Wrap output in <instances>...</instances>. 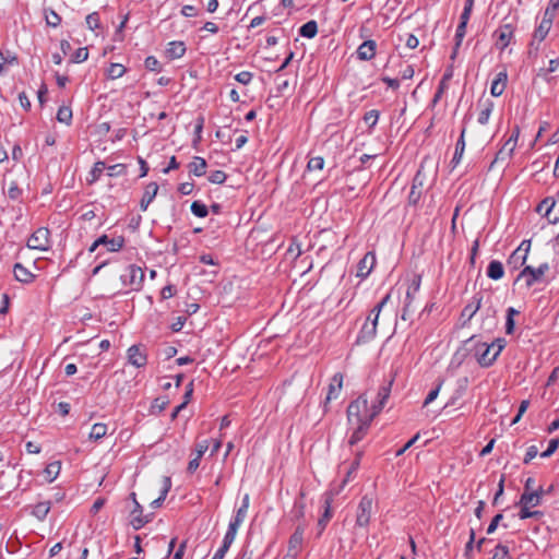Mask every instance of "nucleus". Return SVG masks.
<instances>
[{
	"instance_id": "4be33fe9",
	"label": "nucleus",
	"mask_w": 559,
	"mask_h": 559,
	"mask_svg": "<svg viewBox=\"0 0 559 559\" xmlns=\"http://www.w3.org/2000/svg\"><path fill=\"white\" fill-rule=\"evenodd\" d=\"M519 133H520L519 128H515V130H513L510 139L504 143L503 147L498 152L497 159L498 158L504 159L506 157L511 156V154L516 145V140H518Z\"/></svg>"
},
{
	"instance_id": "774afa93",
	"label": "nucleus",
	"mask_w": 559,
	"mask_h": 559,
	"mask_svg": "<svg viewBox=\"0 0 559 559\" xmlns=\"http://www.w3.org/2000/svg\"><path fill=\"white\" fill-rule=\"evenodd\" d=\"M107 169H108V176L115 177V176L124 175L127 171V166L124 164H116V165L109 166Z\"/></svg>"
},
{
	"instance_id": "052dcab7",
	"label": "nucleus",
	"mask_w": 559,
	"mask_h": 559,
	"mask_svg": "<svg viewBox=\"0 0 559 559\" xmlns=\"http://www.w3.org/2000/svg\"><path fill=\"white\" fill-rule=\"evenodd\" d=\"M207 179L211 183L222 185L226 181L227 175L223 170H214Z\"/></svg>"
},
{
	"instance_id": "0e129e2a",
	"label": "nucleus",
	"mask_w": 559,
	"mask_h": 559,
	"mask_svg": "<svg viewBox=\"0 0 559 559\" xmlns=\"http://www.w3.org/2000/svg\"><path fill=\"white\" fill-rule=\"evenodd\" d=\"M86 24L87 27L91 31H95L99 28L100 22H99V14L97 12H93L86 16Z\"/></svg>"
},
{
	"instance_id": "6ab92c4d",
	"label": "nucleus",
	"mask_w": 559,
	"mask_h": 559,
	"mask_svg": "<svg viewBox=\"0 0 559 559\" xmlns=\"http://www.w3.org/2000/svg\"><path fill=\"white\" fill-rule=\"evenodd\" d=\"M344 376L341 372H336L329 384V390L325 399V404H328L332 400H336L341 393L343 386Z\"/></svg>"
},
{
	"instance_id": "e433bc0d",
	"label": "nucleus",
	"mask_w": 559,
	"mask_h": 559,
	"mask_svg": "<svg viewBox=\"0 0 559 559\" xmlns=\"http://www.w3.org/2000/svg\"><path fill=\"white\" fill-rule=\"evenodd\" d=\"M420 283L421 276L418 274L414 275V277L412 278L411 283L407 286L405 299H409L413 301L415 300V297L420 288Z\"/></svg>"
},
{
	"instance_id": "864d4df0",
	"label": "nucleus",
	"mask_w": 559,
	"mask_h": 559,
	"mask_svg": "<svg viewBox=\"0 0 559 559\" xmlns=\"http://www.w3.org/2000/svg\"><path fill=\"white\" fill-rule=\"evenodd\" d=\"M190 209L192 214L200 218L206 217L209 214V207L201 201L192 202Z\"/></svg>"
},
{
	"instance_id": "412c9836",
	"label": "nucleus",
	"mask_w": 559,
	"mask_h": 559,
	"mask_svg": "<svg viewBox=\"0 0 559 559\" xmlns=\"http://www.w3.org/2000/svg\"><path fill=\"white\" fill-rule=\"evenodd\" d=\"M158 192V185L156 182H150L144 190L143 197L140 202L142 211H146L150 203L155 199Z\"/></svg>"
},
{
	"instance_id": "79ce46f5",
	"label": "nucleus",
	"mask_w": 559,
	"mask_h": 559,
	"mask_svg": "<svg viewBox=\"0 0 559 559\" xmlns=\"http://www.w3.org/2000/svg\"><path fill=\"white\" fill-rule=\"evenodd\" d=\"M238 528H239L238 525L233 524V523L229 522L227 532H226V534L224 536L223 544H222L221 547H225L226 550L228 551L230 545L234 543V540L236 538V534H237Z\"/></svg>"
},
{
	"instance_id": "49530a36",
	"label": "nucleus",
	"mask_w": 559,
	"mask_h": 559,
	"mask_svg": "<svg viewBox=\"0 0 559 559\" xmlns=\"http://www.w3.org/2000/svg\"><path fill=\"white\" fill-rule=\"evenodd\" d=\"M46 24L50 27H58L61 24V16L52 9H45Z\"/></svg>"
},
{
	"instance_id": "09e8293b",
	"label": "nucleus",
	"mask_w": 559,
	"mask_h": 559,
	"mask_svg": "<svg viewBox=\"0 0 559 559\" xmlns=\"http://www.w3.org/2000/svg\"><path fill=\"white\" fill-rule=\"evenodd\" d=\"M57 120L67 126L72 121V109L69 106H61L57 111Z\"/></svg>"
},
{
	"instance_id": "72a5a7b5",
	"label": "nucleus",
	"mask_w": 559,
	"mask_h": 559,
	"mask_svg": "<svg viewBox=\"0 0 559 559\" xmlns=\"http://www.w3.org/2000/svg\"><path fill=\"white\" fill-rule=\"evenodd\" d=\"M464 135H465V128H463L462 132H461V135L456 142V145H455V152H454V155H453V158L451 160V164H452V167H456L459 165V163L461 162V158L463 156V153H464V150H465V140H464Z\"/></svg>"
},
{
	"instance_id": "58836bf2",
	"label": "nucleus",
	"mask_w": 559,
	"mask_h": 559,
	"mask_svg": "<svg viewBox=\"0 0 559 559\" xmlns=\"http://www.w3.org/2000/svg\"><path fill=\"white\" fill-rule=\"evenodd\" d=\"M238 528H239L238 525L233 524V523L229 522L227 532H226V534L224 536L223 544H222L221 547H225L226 550L228 551L230 545L234 543V540L236 538V534H237Z\"/></svg>"
},
{
	"instance_id": "2f4dec72",
	"label": "nucleus",
	"mask_w": 559,
	"mask_h": 559,
	"mask_svg": "<svg viewBox=\"0 0 559 559\" xmlns=\"http://www.w3.org/2000/svg\"><path fill=\"white\" fill-rule=\"evenodd\" d=\"M540 503V493L539 491H524L521 495L519 504L520 506H528L536 507Z\"/></svg>"
},
{
	"instance_id": "7c9ffc66",
	"label": "nucleus",
	"mask_w": 559,
	"mask_h": 559,
	"mask_svg": "<svg viewBox=\"0 0 559 559\" xmlns=\"http://www.w3.org/2000/svg\"><path fill=\"white\" fill-rule=\"evenodd\" d=\"M504 275V269L500 261L492 260L487 266V276L493 281L501 280Z\"/></svg>"
},
{
	"instance_id": "5701e85b",
	"label": "nucleus",
	"mask_w": 559,
	"mask_h": 559,
	"mask_svg": "<svg viewBox=\"0 0 559 559\" xmlns=\"http://www.w3.org/2000/svg\"><path fill=\"white\" fill-rule=\"evenodd\" d=\"M478 107L480 108L478 114V123L480 124H487L489 117L493 110V102L489 98L485 100H479Z\"/></svg>"
},
{
	"instance_id": "f257e3e1",
	"label": "nucleus",
	"mask_w": 559,
	"mask_h": 559,
	"mask_svg": "<svg viewBox=\"0 0 559 559\" xmlns=\"http://www.w3.org/2000/svg\"><path fill=\"white\" fill-rule=\"evenodd\" d=\"M549 271V264L544 262L537 267L525 265L518 274L514 284L523 282L526 288L533 287L537 283H542L545 274Z\"/></svg>"
},
{
	"instance_id": "5fc2aeb1",
	"label": "nucleus",
	"mask_w": 559,
	"mask_h": 559,
	"mask_svg": "<svg viewBox=\"0 0 559 559\" xmlns=\"http://www.w3.org/2000/svg\"><path fill=\"white\" fill-rule=\"evenodd\" d=\"M169 401L167 397H156L151 405L152 414H160L168 406Z\"/></svg>"
},
{
	"instance_id": "9b49d317",
	"label": "nucleus",
	"mask_w": 559,
	"mask_h": 559,
	"mask_svg": "<svg viewBox=\"0 0 559 559\" xmlns=\"http://www.w3.org/2000/svg\"><path fill=\"white\" fill-rule=\"evenodd\" d=\"M131 498L134 503L133 510L130 512V524L132 527L138 531L142 528L146 523H148L152 520L151 515H143V508L142 506L136 501L135 493H131Z\"/></svg>"
},
{
	"instance_id": "3c124183",
	"label": "nucleus",
	"mask_w": 559,
	"mask_h": 559,
	"mask_svg": "<svg viewBox=\"0 0 559 559\" xmlns=\"http://www.w3.org/2000/svg\"><path fill=\"white\" fill-rule=\"evenodd\" d=\"M104 169L105 163L102 160L96 162L90 171V178L87 179L88 183H94L97 181L100 178Z\"/></svg>"
},
{
	"instance_id": "b1692460",
	"label": "nucleus",
	"mask_w": 559,
	"mask_h": 559,
	"mask_svg": "<svg viewBox=\"0 0 559 559\" xmlns=\"http://www.w3.org/2000/svg\"><path fill=\"white\" fill-rule=\"evenodd\" d=\"M556 202L552 198L544 199L538 205L536 211L543 216L547 217L549 223L556 224L559 221V217L551 218L550 213L554 209Z\"/></svg>"
},
{
	"instance_id": "cd10ccee",
	"label": "nucleus",
	"mask_w": 559,
	"mask_h": 559,
	"mask_svg": "<svg viewBox=\"0 0 559 559\" xmlns=\"http://www.w3.org/2000/svg\"><path fill=\"white\" fill-rule=\"evenodd\" d=\"M19 64V58L15 52L10 50H1L0 49V73H3L5 67L16 66Z\"/></svg>"
},
{
	"instance_id": "680f3d73",
	"label": "nucleus",
	"mask_w": 559,
	"mask_h": 559,
	"mask_svg": "<svg viewBox=\"0 0 559 559\" xmlns=\"http://www.w3.org/2000/svg\"><path fill=\"white\" fill-rule=\"evenodd\" d=\"M558 8L559 5H554L552 3L549 2L544 12L542 21H547V23L552 24Z\"/></svg>"
},
{
	"instance_id": "7ed1b4c3",
	"label": "nucleus",
	"mask_w": 559,
	"mask_h": 559,
	"mask_svg": "<svg viewBox=\"0 0 559 559\" xmlns=\"http://www.w3.org/2000/svg\"><path fill=\"white\" fill-rule=\"evenodd\" d=\"M120 280L123 286L129 287L130 290L139 292L144 281V272L140 266L130 264L120 275Z\"/></svg>"
},
{
	"instance_id": "de8ad7c7",
	"label": "nucleus",
	"mask_w": 559,
	"mask_h": 559,
	"mask_svg": "<svg viewBox=\"0 0 559 559\" xmlns=\"http://www.w3.org/2000/svg\"><path fill=\"white\" fill-rule=\"evenodd\" d=\"M107 433V425L103 423H96L93 425L91 432H90V439L92 440H99L103 437H105Z\"/></svg>"
},
{
	"instance_id": "c756f323",
	"label": "nucleus",
	"mask_w": 559,
	"mask_h": 559,
	"mask_svg": "<svg viewBox=\"0 0 559 559\" xmlns=\"http://www.w3.org/2000/svg\"><path fill=\"white\" fill-rule=\"evenodd\" d=\"M331 504H332V499L330 497L325 498L324 512L318 521V526L320 528L319 534H321L325 530L329 521L332 519L333 512H332Z\"/></svg>"
},
{
	"instance_id": "ddd939ff",
	"label": "nucleus",
	"mask_w": 559,
	"mask_h": 559,
	"mask_svg": "<svg viewBox=\"0 0 559 559\" xmlns=\"http://www.w3.org/2000/svg\"><path fill=\"white\" fill-rule=\"evenodd\" d=\"M128 362L136 368H142L147 364V355L140 345H132L128 348Z\"/></svg>"
},
{
	"instance_id": "c85d7f7f",
	"label": "nucleus",
	"mask_w": 559,
	"mask_h": 559,
	"mask_svg": "<svg viewBox=\"0 0 559 559\" xmlns=\"http://www.w3.org/2000/svg\"><path fill=\"white\" fill-rule=\"evenodd\" d=\"M186 53V45L183 41H170L166 48V55L169 59L181 58Z\"/></svg>"
},
{
	"instance_id": "603ef678",
	"label": "nucleus",
	"mask_w": 559,
	"mask_h": 559,
	"mask_svg": "<svg viewBox=\"0 0 559 559\" xmlns=\"http://www.w3.org/2000/svg\"><path fill=\"white\" fill-rule=\"evenodd\" d=\"M379 116L380 111L377 109H371L364 115V121L369 126L368 133L372 132V129L378 122Z\"/></svg>"
},
{
	"instance_id": "a878e982",
	"label": "nucleus",
	"mask_w": 559,
	"mask_h": 559,
	"mask_svg": "<svg viewBox=\"0 0 559 559\" xmlns=\"http://www.w3.org/2000/svg\"><path fill=\"white\" fill-rule=\"evenodd\" d=\"M206 167V160L200 156H194L192 162L189 163L188 165L189 173L195 177H201L205 175Z\"/></svg>"
},
{
	"instance_id": "6e6d98bb",
	"label": "nucleus",
	"mask_w": 559,
	"mask_h": 559,
	"mask_svg": "<svg viewBox=\"0 0 559 559\" xmlns=\"http://www.w3.org/2000/svg\"><path fill=\"white\" fill-rule=\"evenodd\" d=\"M492 559H512L509 548L506 545L498 544L495 548Z\"/></svg>"
},
{
	"instance_id": "6e6552de",
	"label": "nucleus",
	"mask_w": 559,
	"mask_h": 559,
	"mask_svg": "<svg viewBox=\"0 0 559 559\" xmlns=\"http://www.w3.org/2000/svg\"><path fill=\"white\" fill-rule=\"evenodd\" d=\"M531 249V240H523L520 246L510 254L507 264L512 270H519L522 267L526 260Z\"/></svg>"
},
{
	"instance_id": "c03bdc74",
	"label": "nucleus",
	"mask_w": 559,
	"mask_h": 559,
	"mask_svg": "<svg viewBox=\"0 0 559 559\" xmlns=\"http://www.w3.org/2000/svg\"><path fill=\"white\" fill-rule=\"evenodd\" d=\"M466 27H467V23H463V21L460 20V23H459V25L456 27V32H455V47L453 49L452 58L455 57L457 49L463 41V38L466 34Z\"/></svg>"
},
{
	"instance_id": "dca6fc26",
	"label": "nucleus",
	"mask_w": 559,
	"mask_h": 559,
	"mask_svg": "<svg viewBox=\"0 0 559 559\" xmlns=\"http://www.w3.org/2000/svg\"><path fill=\"white\" fill-rule=\"evenodd\" d=\"M393 381H394V379L391 378L383 385H381L379 388L378 395H377V404L372 405V415H377L382 411L384 404L386 403L388 399L390 397Z\"/></svg>"
},
{
	"instance_id": "bb28decb",
	"label": "nucleus",
	"mask_w": 559,
	"mask_h": 559,
	"mask_svg": "<svg viewBox=\"0 0 559 559\" xmlns=\"http://www.w3.org/2000/svg\"><path fill=\"white\" fill-rule=\"evenodd\" d=\"M353 426H356L353 433L349 437V444L355 445L360 440L364 439V437L367 435V431L369 429L370 423H358V424H352Z\"/></svg>"
},
{
	"instance_id": "e2e57ef3",
	"label": "nucleus",
	"mask_w": 559,
	"mask_h": 559,
	"mask_svg": "<svg viewBox=\"0 0 559 559\" xmlns=\"http://www.w3.org/2000/svg\"><path fill=\"white\" fill-rule=\"evenodd\" d=\"M447 88H448V84L444 83V80H441L439 82L438 88H437V91L433 95V98L431 100V106H436L439 103V100L442 98Z\"/></svg>"
},
{
	"instance_id": "aec40b11",
	"label": "nucleus",
	"mask_w": 559,
	"mask_h": 559,
	"mask_svg": "<svg viewBox=\"0 0 559 559\" xmlns=\"http://www.w3.org/2000/svg\"><path fill=\"white\" fill-rule=\"evenodd\" d=\"M14 278L23 284H29L34 281L35 275L26 269L22 263H15L13 266Z\"/></svg>"
},
{
	"instance_id": "f704fd0d",
	"label": "nucleus",
	"mask_w": 559,
	"mask_h": 559,
	"mask_svg": "<svg viewBox=\"0 0 559 559\" xmlns=\"http://www.w3.org/2000/svg\"><path fill=\"white\" fill-rule=\"evenodd\" d=\"M51 509V503L49 501L38 502L34 506L32 510V515H34L37 520L44 521L48 515Z\"/></svg>"
},
{
	"instance_id": "423d86ee",
	"label": "nucleus",
	"mask_w": 559,
	"mask_h": 559,
	"mask_svg": "<svg viewBox=\"0 0 559 559\" xmlns=\"http://www.w3.org/2000/svg\"><path fill=\"white\" fill-rule=\"evenodd\" d=\"M27 247L32 250L48 251L51 247L50 230L47 227H38L28 238Z\"/></svg>"
},
{
	"instance_id": "c9c22d12",
	"label": "nucleus",
	"mask_w": 559,
	"mask_h": 559,
	"mask_svg": "<svg viewBox=\"0 0 559 559\" xmlns=\"http://www.w3.org/2000/svg\"><path fill=\"white\" fill-rule=\"evenodd\" d=\"M318 34V24L314 20L308 21L299 28V35L305 38H313Z\"/></svg>"
},
{
	"instance_id": "2eb2a0df",
	"label": "nucleus",
	"mask_w": 559,
	"mask_h": 559,
	"mask_svg": "<svg viewBox=\"0 0 559 559\" xmlns=\"http://www.w3.org/2000/svg\"><path fill=\"white\" fill-rule=\"evenodd\" d=\"M483 301V294H475L471 301L463 308L461 312V318L464 319L463 325L472 320V318L476 314V312L480 309Z\"/></svg>"
},
{
	"instance_id": "a211bd4d",
	"label": "nucleus",
	"mask_w": 559,
	"mask_h": 559,
	"mask_svg": "<svg viewBox=\"0 0 559 559\" xmlns=\"http://www.w3.org/2000/svg\"><path fill=\"white\" fill-rule=\"evenodd\" d=\"M377 325L378 320L373 319V322H365L358 336L356 343L365 344L372 341L377 335Z\"/></svg>"
},
{
	"instance_id": "39448f33",
	"label": "nucleus",
	"mask_w": 559,
	"mask_h": 559,
	"mask_svg": "<svg viewBox=\"0 0 559 559\" xmlns=\"http://www.w3.org/2000/svg\"><path fill=\"white\" fill-rule=\"evenodd\" d=\"M474 354L477 362L484 368L492 366L498 358L495 353L493 345L487 344L485 342L475 343Z\"/></svg>"
},
{
	"instance_id": "0eeeda50",
	"label": "nucleus",
	"mask_w": 559,
	"mask_h": 559,
	"mask_svg": "<svg viewBox=\"0 0 559 559\" xmlns=\"http://www.w3.org/2000/svg\"><path fill=\"white\" fill-rule=\"evenodd\" d=\"M514 32H515V24L513 23H503L500 25L495 32L493 37L496 39L495 45L496 47L503 51L510 44L511 40L514 38Z\"/></svg>"
},
{
	"instance_id": "20e7f679",
	"label": "nucleus",
	"mask_w": 559,
	"mask_h": 559,
	"mask_svg": "<svg viewBox=\"0 0 559 559\" xmlns=\"http://www.w3.org/2000/svg\"><path fill=\"white\" fill-rule=\"evenodd\" d=\"M373 499L368 495L361 497L356 511V527L367 528L372 515Z\"/></svg>"
},
{
	"instance_id": "9d476101",
	"label": "nucleus",
	"mask_w": 559,
	"mask_h": 559,
	"mask_svg": "<svg viewBox=\"0 0 559 559\" xmlns=\"http://www.w3.org/2000/svg\"><path fill=\"white\" fill-rule=\"evenodd\" d=\"M306 525L299 523L288 539L287 557L295 559L301 551Z\"/></svg>"
},
{
	"instance_id": "f3484780",
	"label": "nucleus",
	"mask_w": 559,
	"mask_h": 559,
	"mask_svg": "<svg viewBox=\"0 0 559 559\" xmlns=\"http://www.w3.org/2000/svg\"><path fill=\"white\" fill-rule=\"evenodd\" d=\"M552 24L547 23V21H540L538 26L535 28L533 33L532 40L530 43L531 49L538 50L539 44L547 37L549 31L551 29Z\"/></svg>"
},
{
	"instance_id": "8fccbe9b",
	"label": "nucleus",
	"mask_w": 559,
	"mask_h": 559,
	"mask_svg": "<svg viewBox=\"0 0 559 559\" xmlns=\"http://www.w3.org/2000/svg\"><path fill=\"white\" fill-rule=\"evenodd\" d=\"M127 72L124 66L120 63H111L107 70V78L110 80H115L121 78Z\"/></svg>"
},
{
	"instance_id": "f8f14e48",
	"label": "nucleus",
	"mask_w": 559,
	"mask_h": 559,
	"mask_svg": "<svg viewBox=\"0 0 559 559\" xmlns=\"http://www.w3.org/2000/svg\"><path fill=\"white\" fill-rule=\"evenodd\" d=\"M376 262L377 259L374 252L368 251L357 264L356 276L360 277L361 280L367 278L373 270Z\"/></svg>"
},
{
	"instance_id": "1a4fd4ad",
	"label": "nucleus",
	"mask_w": 559,
	"mask_h": 559,
	"mask_svg": "<svg viewBox=\"0 0 559 559\" xmlns=\"http://www.w3.org/2000/svg\"><path fill=\"white\" fill-rule=\"evenodd\" d=\"M426 179H427L426 174L424 173L423 167H420L416 171V174L413 178V181H412V187H411V191L408 194V204L409 205H417L418 202L420 201L423 192H424Z\"/></svg>"
},
{
	"instance_id": "338daca9",
	"label": "nucleus",
	"mask_w": 559,
	"mask_h": 559,
	"mask_svg": "<svg viewBox=\"0 0 559 559\" xmlns=\"http://www.w3.org/2000/svg\"><path fill=\"white\" fill-rule=\"evenodd\" d=\"M253 79V73L250 71H241L235 75V80L243 85H248Z\"/></svg>"
},
{
	"instance_id": "f03ea898",
	"label": "nucleus",
	"mask_w": 559,
	"mask_h": 559,
	"mask_svg": "<svg viewBox=\"0 0 559 559\" xmlns=\"http://www.w3.org/2000/svg\"><path fill=\"white\" fill-rule=\"evenodd\" d=\"M376 415H372V412H368V403L367 400L362 396L353 401L347 407V419L349 424H358V423H371L372 418Z\"/></svg>"
},
{
	"instance_id": "13d9d810",
	"label": "nucleus",
	"mask_w": 559,
	"mask_h": 559,
	"mask_svg": "<svg viewBox=\"0 0 559 559\" xmlns=\"http://www.w3.org/2000/svg\"><path fill=\"white\" fill-rule=\"evenodd\" d=\"M324 167V158L322 156H313L310 157L307 164V169L312 170H322Z\"/></svg>"
},
{
	"instance_id": "37998d69",
	"label": "nucleus",
	"mask_w": 559,
	"mask_h": 559,
	"mask_svg": "<svg viewBox=\"0 0 559 559\" xmlns=\"http://www.w3.org/2000/svg\"><path fill=\"white\" fill-rule=\"evenodd\" d=\"M60 469H61L60 462L56 461V462L49 463L44 471L46 479L49 483L53 481L58 477Z\"/></svg>"
},
{
	"instance_id": "4468645a",
	"label": "nucleus",
	"mask_w": 559,
	"mask_h": 559,
	"mask_svg": "<svg viewBox=\"0 0 559 559\" xmlns=\"http://www.w3.org/2000/svg\"><path fill=\"white\" fill-rule=\"evenodd\" d=\"M377 41L373 39H367L364 43H361L357 50L356 56L357 59L360 61H370L372 60L377 55Z\"/></svg>"
},
{
	"instance_id": "bf43d9fd",
	"label": "nucleus",
	"mask_w": 559,
	"mask_h": 559,
	"mask_svg": "<svg viewBox=\"0 0 559 559\" xmlns=\"http://www.w3.org/2000/svg\"><path fill=\"white\" fill-rule=\"evenodd\" d=\"M144 66L148 71L160 72L162 64L154 56H148L145 58Z\"/></svg>"
},
{
	"instance_id": "69168bd1",
	"label": "nucleus",
	"mask_w": 559,
	"mask_h": 559,
	"mask_svg": "<svg viewBox=\"0 0 559 559\" xmlns=\"http://www.w3.org/2000/svg\"><path fill=\"white\" fill-rule=\"evenodd\" d=\"M22 195V189L19 187L16 181H12L8 189V197L11 200H19Z\"/></svg>"
},
{
	"instance_id": "4d7b16f0",
	"label": "nucleus",
	"mask_w": 559,
	"mask_h": 559,
	"mask_svg": "<svg viewBox=\"0 0 559 559\" xmlns=\"http://www.w3.org/2000/svg\"><path fill=\"white\" fill-rule=\"evenodd\" d=\"M88 58V50L86 47H81L75 50V52L71 56L72 63H81L86 61Z\"/></svg>"
},
{
	"instance_id": "a18cd8bd",
	"label": "nucleus",
	"mask_w": 559,
	"mask_h": 559,
	"mask_svg": "<svg viewBox=\"0 0 559 559\" xmlns=\"http://www.w3.org/2000/svg\"><path fill=\"white\" fill-rule=\"evenodd\" d=\"M518 314H520V311L516 310L515 308L509 307L507 309L506 333L509 335L514 332V328H515L514 317Z\"/></svg>"
},
{
	"instance_id": "4c0bfd02",
	"label": "nucleus",
	"mask_w": 559,
	"mask_h": 559,
	"mask_svg": "<svg viewBox=\"0 0 559 559\" xmlns=\"http://www.w3.org/2000/svg\"><path fill=\"white\" fill-rule=\"evenodd\" d=\"M102 246H106L107 251H109V252H116L123 248L124 238L122 236H118L115 238H109L107 236V241L103 242Z\"/></svg>"
},
{
	"instance_id": "a19ab883",
	"label": "nucleus",
	"mask_w": 559,
	"mask_h": 559,
	"mask_svg": "<svg viewBox=\"0 0 559 559\" xmlns=\"http://www.w3.org/2000/svg\"><path fill=\"white\" fill-rule=\"evenodd\" d=\"M238 528H239L238 525L233 524V523L229 522L227 532H226V534L224 536L223 544H222L221 547H225L226 550L228 551L230 545L234 543V540L236 538V534H237Z\"/></svg>"
},
{
	"instance_id": "393cba45",
	"label": "nucleus",
	"mask_w": 559,
	"mask_h": 559,
	"mask_svg": "<svg viewBox=\"0 0 559 559\" xmlns=\"http://www.w3.org/2000/svg\"><path fill=\"white\" fill-rule=\"evenodd\" d=\"M306 510L305 492L300 491L299 496L295 499L293 509L290 511L292 519L299 521L304 519Z\"/></svg>"
},
{
	"instance_id": "473e14b6",
	"label": "nucleus",
	"mask_w": 559,
	"mask_h": 559,
	"mask_svg": "<svg viewBox=\"0 0 559 559\" xmlns=\"http://www.w3.org/2000/svg\"><path fill=\"white\" fill-rule=\"evenodd\" d=\"M170 488H171V479H170V477L165 476L163 479V488L160 490V495L158 498H156L155 500H153L151 502V507L154 509L159 508L163 504V502L165 501Z\"/></svg>"
},
{
	"instance_id": "ea45409f",
	"label": "nucleus",
	"mask_w": 559,
	"mask_h": 559,
	"mask_svg": "<svg viewBox=\"0 0 559 559\" xmlns=\"http://www.w3.org/2000/svg\"><path fill=\"white\" fill-rule=\"evenodd\" d=\"M238 528H239L238 525L233 524V523L229 522L227 532H226V534L224 536L223 544H222L221 547H225L226 550L228 551L230 545L234 543V540L236 538V534H237Z\"/></svg>"
}]
</instances>
